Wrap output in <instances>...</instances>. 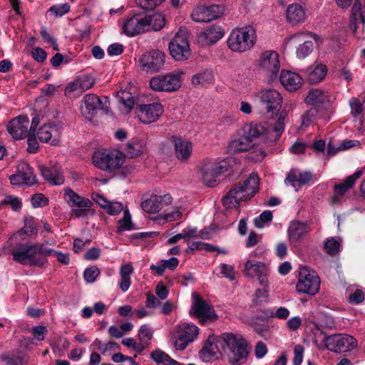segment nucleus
I'll list each match as a JSON object with an SVG mask.
<instances>
[{"label": "nucleus", "instance_id": "obj_1", "mask_svg": "<svg viewBox=\"0 0 365 365\" xmlns=\"http://www.w3.org/2000/svg\"><path fill=\"white\" fill-rule=\"evenodd\" d=\"M53 252L44 243H21L11 251V255L13 259L22 265L43 267L48 264L47 257Z\"/></svg>", "mask_w": 365, "mask_h": 365}, {"label": "nucleus", "instance_id": "obj_2", "mask_svg": "<svg viewBox=\"0 0 365 365\" xmlns=\"http://www.w3.org/2000/svg\"><path fill=\"white\" fill-rule=\"evenodd\" d=\"M259 178L257 175L250 174L242 182H237L224 196L222 202L228 208L238 207L241 201L251 199L259 190Z\"/></svg>", "mask_w": 365, "mask_h": 365}, {"label": "nucleus", "instance_id": "obj_3", "mask_svg": "<svg viewBox=\"0 0 365 365\" xmlns=\"http://www.w3.org/2000/svg\"><path fill=\"white\" fill-rule=\"evenodd\" d=\"M287 113L286 110L280 112L277 123L274 125L267 123H250L244 127V134L252 141L254 138L264 137L267 140L275 142L279 139L284 130V121Z\"/></svg>", "mask_w": 365, "mask_h": 365}, {"label": "nucleus", "instance_id": "obj_4", "mask_svg": "<svg viewBox=\"0 0 365 365\" xmlns=\"http://www.w3.org/2000/svg\"><path fill=\"white\" fill-rule=\"evenodd\" d=\"M222 349L230 364H242L247 359L250 349L247 341L241 336L227 332L222 334Z\"/></svg>", "mask_w": 365, "mask_h": 365}, {"label": "nucleus", "instance_id": "obj_5", "mask_svg": "<svg viewBox=\"0 0 365 365\" xmlns=\"http://www.w3.org/2000/svg\"><path fill=\"white\" fill-rule=\"evenodd\" d=\"M231 158L216 162L210 160H205L200 168L202 180L208 187H215L219 182L218 178L223 175L225 177L230 176L234 173V168Z\"/></svg>", "mask_w": 365, "mask_h": 365}, {"label": "nucleus", "instance_id": "obj_6", "mask_svg": "<svg viewBox=\"0 0 365 365\" xmlns=\"http://www.w3.org/2000/svg\"><path fill=\"white\" fill-rule=\"evenodd\" d=\"M255 30L251 26L233 29L227 40V47L233 52L250 51L256 43Z\"/></svg>", "mask_w": 365, "mask_h": 365}, {"label": "nucleus", "instance_id": "obj_7", "mask_svg": "<svg viewBox=\"0 0 365 365\" xmlns=\"http://www.w3.org/2000/svg\"><path fill=\"white\" fill-rule=\"evenodd\" d=\"M125 161V155L118 150L96 151L93 155V163L99 169L113 172L120 168Z\"/></svg>", "mask_w": 365, "mask_h": 365}, {"label": "nucleus", "instance_id": "obj_8", "mask_svg": "<svg viewBox=\"0 0 365 365\" xmlns=\"http://www.w3.org/2000/svg\"><path fill=\"white\" fill-rule=\"evenodd\" d=\"M199 329L195 324L182 323L175 331L171 333L170 341L176 350L182 351L197 339Z\"/></svg>", "mask_w": 365, "mask_h": 365}, {"label": "nucleus", "instance_id": "obj_9", "mask_svg": "<svg viewBox=\"0 0 365 365\" xmlns=\"http://www.w3.org/2000/svg\"><path fill=\"white\" fill-rule=\"evenodd\" d=\"M320 284L319 277L314 270L307 267L299 268L296 284L298 292L314 296L319 291Z\"/></svg>", "mask_w": 365, "mask_h": 365}, {"label": "nucleus", "instance_id": "obj_10", "mask_svg": "<svg viewBox=\"0 0 365 365\" xmlns=\"http://www.w3.org/2000/svg\"><path fill=\"white\" fill-rule=\"evenodd\" d=\"M259 66L269 83L275 81L281 67L278 53L274 51L262 52L259 58Z\"/></svg>", "mask_w": 365, "mask_h": 365}, {"label": "nucleus", "instance_id": "obj_11", "mask_svg": "<svg viewBox=\"0 0 365 365\" xmlns=\"http://www.w3.org/2000/svg\"><path fill=\"white\" fill-rule=\"evenodd\" d=\"M81 103L84 104L83 106H81V113L88 120H91L96 115L99 110H103L105 113L109 112L110 101L106 96L100 98L94 93H88L83 96Z\"/></svg>", "mask_w": 365, "mask_h": 365}, {"label": "nucleus", "instance_id": "obj_12", "mask_svg": "<svg viewBox=\"0 0 365 365\" xmlns=\"http://www.w3.org/2000/svg\"><path fill=\"white\" fill-rule=\"evenodd\" d=\"M170 55L176 61H185L191 55L187 33L179 31L169 43Z\"/></svg>", "mask_w": 365, "mask_h": 365}, {"label": "nucleus", "instance_id": "obj_13", "mask_svg": "<svg viewBox=\"0 0 365 365\" xmlns=\"http://www.w3.org/2000/svg\"><path fill=\"white\" fill-rule=\"evenodd\" d=\"M181 76L174 72L166 75H157L150 81V87L152 90L158 92H173L181 86Z\"/></svg>", "mask_w": 365, "mask_h": 365}, {"label": "nucleus", "instance_id": "obj_14", "mask_svg": "<svg viewBox=\"0 0 365 365\" xmlns=\"http://www.w3.org/2000/svg\"><path fill=\"white\" fill-rule=\"evenodd\" d=\"M326 348L334 353L348 352L357 346V341L348 334H332L324 340Z\"/></svg>", "mask_w": 365, "mask_h": 365}, {"label": "nucleus", "instance_id": "obj_15", "mask_svg": "<svg viewBox=\"0 0 365 365\" xmlns=\"http://www.w3.org/2000/svg\"><path fill=\"white\" fill-rule=\"evenodd\" d=\"M192 304L190 311L192 317L198 319H217L213 306L201 297L197 292L192 294Z\"/></svg>", "mask_w": 365, "mask_h": 365}, {"label": "nucleus", "instance_id": "obj_16", "mask_svg": "<svg viewBox=\"0 0 365 365\" xmlns=\"http://www.w3.org/2000/svg\"><path fill=\"white\" fill-rule=\"evenodd\" d=\"M262 107L268 113L274 115L282 107V97L275 89H264L257 93Z\"/></svg>", "mask_w": 365, "mask_h": 365}, {"label": "nucleus", "instance_id": "obj_17", "mask_svg": "<svg viewBox=\"0 0 365 365\" xmlns=\"http://www.w3.org/2000/svg\"><path fill=\"white\" fill-rule=\"evenodd\" d=\"M218 344H220L222 347L224 344L222 334L220 336L210 334L205 341L202 348L199 351L200 358L205 362H209L218 359L220 354Z\"/></svg>", "mask_w": 365, "mask_h": 365}, {"label": "nucleus", "instance_id": "obj_18", "mask_svg": "<svg viewBox=\"0 0 365 365\" xmlns=\"http://www.w3.org/2000/svg\"><path fill=\"white\" fill-rule=\"evenodd\" d=\"M165 61V53L160 50H153L140 57V62L143 71L158 72L163 69Z\"/></svg>", "mask_w": 365, "mask_h": 365}, {"label": "nucleus", "instance_id": "obj_19", "mask_svg": "<svg viewBox=\"0 0 365 365\" xmlns=\"http://www.w3.org/2000/svg\"><path fill=\"white\" fill-rule=\"evenodd\" d=\"M29 118L26 115H19L11 119L7 124L6 129L14 140L25 138L30 134Z\"/></svg>", "mask_w": 365, "mask_h": 365}, {"label": "nucleus", "instance_id": "obj_20", "mask_svg": "<svg viewBox=\"0 0 365 365\" xmlns=\"http://www.w3.org/2000/svg\"><path fill=\"white\" fill-rule=\"evenodd\" d=\"M243 272L248 277H257L260 285L267 287L269 271L264 263L247 260L245 264Z\"/></svg>", "mask_w": 365, "mask_h": 365}, {"label": "nucleus", "instance_id": "obj_21", "mask_svg": "<svg viewBox=\"0 0 365 365\" xmlns=\"http://www.w3.org/2000/svg\"><path fill=\"white\" fill-rule=\"evenodd\" d=\"M137 109L140 120L145 124L157 121L163 113V106L160 103L141 104Z\"/></svg>", "mask_w": 365, "mask_h": 365}, {"label": "nucleus", "instance_id": "obj_22", "mask_svg": "<svg viewBox=\"0 0 365 365\" xmlns=\"http://www.w3.org/2000/svg\"><path fill=\"white\" fill-rule=\"evenodd\" d=\"M123 31L128 36H134L148 31V21L145 15L135 14L125 21Z\"/></svg>", "mask_w": 365, "mask_h": 365}, {"label": "nucleus", "instance_id": "obj_23", "mask_svg": "<svg viewBox=\"0 0 365 365\" xmlns=\"http://www.w3.org/2000/svg\"><path fill=\"white\" fill-rule=\"evenodd\" d=\"M41 176L52 185H61L64 183L62 168L57 163L51 162L48 165L38 166Z\"/></svg>", "mask_w": 365, "mask_h": 365}, {"label": "nucleus", "instance_id": "obj_24", "mask_svg": "<svg viewBox=\"0 0 365 365\" xmlns=\"http://www.w3.org/2000/svg\"><path fill=\"white\" fill-rule=\"evenodd\" d=\"M310 232V227L307 222L299 220L290 222L287 228V237L291 245H297L304 236Z\"/></svg>", "mask_w": 365, "mask_h": 365}, {"label": "nucleus", "instance_id": "obj_25", "mask_svg": "<svg viewBox=\"0 0 365 365\" xmlns=\"http://www.w3.org/2000/svg\"><path fill=\"white\" fill-rule=\"evenodd\" d=\"M95 84V79L89 75H81L65 88V95L71 96L73 93H82L90 89Z\"/></svg>", "mask_w": 365, "mask_h": 365}, {"label": "nucleus", "instance_id": "obj_26", "mask_svg": "<svg viewBox=\"0 0 365 365\" xmlns=\"http://www.w3.org/2000/svg\"><path fill=\"white\" fill-rule=\"evenodd\" d=\"M225 34L222 26L216 24L211 25L198 35V41L202 44L210 45L218 41Z\"/></svg>", "mask_w": 365, "mask_h": 365}, {"label": "nucleus", "instance_id": "obj_27", "mask_svg": "<svg viewBox=\"0 0 365 365\" xmlns=\"http://www.w3.org/2000/svg\"><path fill=\"white\" fill-rule=\"evenodd\" d=\"M278 78L282 85L289 91H295L302 86V79L294 72L282 70Z\"/></svg>", "mask_w": 365, "mask_h": 365}, {"label": "nucleus", "instance_id": "obj_28", "mask_svg": "<svg viewBox=\"0 0 365 365\" xmlns=\"http://www.w3.org/2000/svg\"><path fill=\"white\" fill-rule=\"evenodd\" d=\"M37 137L42 143H48L56 145L59 143V132L56 125H43L37 132Z\"/></svg>", "mask_w": 365, "mask_h": 365}, {"label": "nucleus", "instance_id": "obj_29", "mask_svg": "<svg viewBox=\"0 0 365 365\" xmlns=\"http://www.w3.org/2000/svg\"><path fill=\"white\" fill-rule=\"evenodd\" d=\"M365 24V14L362 11V4L360 0H355L351 9L349 28L353 34H356L359 23Z\"/></svg>", "mask_w": 365, "mask_h": 365}, {"label": "nucleus", "instance_id": "obj_30", "mask_svg": "<svg viewBox=\"0 0 365 365\" xmlns=\"http://www.w3.org/2000/svg\"><path fill=\"white\" fill-rule=\"evenodd\" d=\"M365 24V14L362 11V4L360 0H355L351 9L349 28L353 34H356L359 23Z\"/></svg>", "mask_w": 365, "mask_h": 365}, {"label": "nucleus", "instance_id": "obj_31", "mask_svg": "<svg viewBox=\"0 0 365 365\" xmlns=\"http://www.w3.org/2000/svg\"><path fill=\"white\" fill-rule=\"evenodd\" d=\"M362 173L361 170H356L354 174L346 178L341 183L335 185L334 188V196L333 197V200H334V198L343 196L350 188H351L355 184L356 180L361 176Z\"/></svg>", "mask_w": 365, "mask_h": 365}, {"label": "nucleus", "instance_id": "obj_32", "mask_svg": "<svg viewBox=\"0 0 365 365\" xmlns=\"http://www.w3.org/2000/svg\"><path fill=\"white\" fill-rule=\"evenodd\" d=\"M64 194L66 201L71 207H91L93 205V202L88 198L79 195L71 188L65 189Z\"/></svg>", "mask_w": 365, "mask_h": 365}, {"label": "nucleus", "instance_id": "obj_33", "mask_svg": "<svg viewBox=\"0 0 365 365\" xmlns=\"http://www.w3.org/2000/svg\"><path fill=\"white\" fill-rule=\"evenodd\" d=\"M287 20L292 25L302 23L306 19L305 11L299 4L289 5L286 11Z\"/></svg>", "mask_w": 365, "mask_h": 365}, {"label": "nucleus", "instance_id": "obj_34", "mask_svg": "<svg viewBox=\"0 0 365 365\" xmlns=\"http://www.w3.org/2000/svg\"><path fill=\"white\" fill-rule=\"evenodd\" d=\"M175 152L178 160L183 161L188 159L192 153V143L181 138H174Z\"/></svg>", "mask_w": 365, "mask_h": 365}, {"label": "nucleus", "instance_id": "obj_35", "mask_svg": "<svg viewBox=\"0 0 365 365\" xmlns=\"http://www.w3.org/2000/svg\"><path fill=\"white\" fill-rule=\"evenodd\" d=\"M146 150V146L143 140L133 139L125 145V152L130 158H134L141 155Z\"/></svg>", "mask_w": 365, "mask_h": 365}, {"label": "nucleus", "instance_id": "obj_36", "mask_svg": "<svg viewBox=\"0 0 365 365\" xmlns=\"http://www.w3.org/2000/svg\"><path fill=\"white\" fill-rule=\"evenodd\" d=\"M328 100L327 95L319 89L311 90L305 98V102L308 105L319 106L324 104Z\"/></svg>", "mask_w": 365, "mask_h": 365}, {"label": "nucleus", "instance_id": "obj_37", "mask_svg": "<svg viewBox=\"0 0 365 365\" xmlns=\"http://www.w3.org/2000/svg\"><path fill=\"white\" fill-rule=\"evenodd\" d=\"M133 272V267L130 264H123L120 267V282L119 287L122 292H125L128 290L131 282L130 275Z\"/></svg>", "mask_w": 365, "mask_h": 365}, {"label": "nucleus", "instance_id": "obj_38", "mask_svg": "<svg viewBox=\"0 0 365 365\" xmlns=\"http://www.w3.org/2000/svg\"><path fill=\"white\" fill-rule=\"evenodd\" d=\"M307 79L311 84H317L322 81L327 73V66L324 64L316 66L314 68H309Z\"/></svg>", "mask_w": 365, "mask_h": 365}, {"label": "nucleus", "instance_id": "obj_39", "mask_svg": "<svg viewBox=\"0 0 365 365\" xmlns=\"http://www.w3.org/2000/svg\"><path fill=\"white\" fill-rule=\"evenodd\" d=\"M18 173L23 184L31 186L37 182L36 177L33 173L32 168L28 163L21 165V168L18 170Z\"/></svg>", "mask_w": 365, "mask_h": 365}, {"label": "nucleus", "instance_id": "obj_40", "mask_svg": "<svg viewBox=\"0 0 365 365\" xmlns=\"http://www.w3.org/2000/svg\"><path fill=\"white\" fill-rule=\"evenodd\" d=\"M148 21V31L150 28L155 31H160L165 26V17L160 14L155 13L153 15L145 16Z\"/></svg>", "mask_w": 365, "mask_h": 365}, {"label": "nucleus", "instance_id": "obj_41", "mask_svg": "<svg viewBox=\"0 0 365 365\" xmlns=\"http://www.w3.org/2000/svg\"><path fill=\"white\" fill-rule=\"evenodd\" d=\"M214 76L213 73L208 70H205L201 72L195 73L192 77V84L195 86H205L210 84L213 82Z\"/></svg>", "mask_w": 365, "mask_h": 365}, {"label": "nucleus", "instance_id": "obj_42", "mask_svg": "<svg viewBox=\"0 0 365 365\" xmlns=\"http://www.w3.org/2000/svg\"><path fill=\"white\" fill-rule=\"evenodd\" d=\"M252 146V140L245 134L244 136L239 139L232 140L230 145V149L237 153L247 151L250 150Z\"/></svg>", "mask_w": 365, "mask_h": 365}, {"label": "nucleus", "instance_id": "obj_43", "mask_svg": "<svg viewBox=\"0 0 365 365\" xmlns=\"http://www.w3.org/2000/svg\"><path fill=\"white\" fill-rule=\"evenodd\" d=\"M192 21L197 23H206L212 21L206 6L196 7L191 14Z\"/></svg>", "mask_w": 365, "mask_h": 365}, {"label": "nucleus", "instance_id": "obj_44", "mask_svg": "<svg viewBox=\"0 0 365 365\" xmlns=\"http://www.w3.org/2000/svg\"><path fill=\"white\" fill-rule=\"evenodd\" d=\"M158 202V195H153L148 199L142 202L141 207L146 212L156 213L160 210Z\"/></svg>", "mask_w": 365, "mask_h": 365}, {"label": "nucleus", "instance_id": "obj_45", "mask_svg": "<svg viewBox=\"0 0 365 365\" xmlns=\"http://www.w3.org/2000/svg\"><path fill=\"white\" fill-rule=\"evenodd\" d=\"M19 235L24 233L28 236L36 235L38 232L34 217L30 216L24 220V226L18 232Z\"/></svg>", "mask_w": 365, "mask_h": 365}, {"label": "nucleus", "instance_id": "obj_46", "mask_svg": "<svg viewBox=\"0 0 365 365\" xmlns=\"http://www.w3.org/2000/svg\"><path fill=\"white\" fill-rule=\"evenodd\" d=\"M118 101L125 106L128 110H130L134 106V99L131 93L126 91H120L117 93Z\"/></svg>", "mask_w": 365, "mask_h": 365}, {"label": "nucleus", "instance_id": "obj_47", "mask_svg": "<svg viewBox=\"0 0 365 365\" xmlns=\"http://www.w3.org/2000/svg\"><path fill=\"white\" fill-rule=\"evenodd\" d=\"M118 232H122L133 229V223L131 221V215L128 210H125L123 217L118 221Z\"/></svg>", "mask_w": 365, "mask_h": 365}, {"label": "nucleus", "instance_id": "obj_48", "mask_svg": "<svg viewBox=\"0 0 365 365\" xmlns=\"http://www.w3.org/2000/svg\"><path fill=\"white\" fill-rule=\"evenodd\" d=\"M273 215L269 210L262 212L259 217H255L254 220V225L257 228H262L268 222L272 220Z\"/></svg>", "mask_w": 365, "mask_h": 365}, {"label": "nucleus", "instance_id": "obj_49", "mask_svg": "<svg viewBox=\"0 0 365 365\" xmlns=\"http://www.w3.org/2000/svg\"><path fill=\"white\" fill-rule=\"evenodd\" d=\"M313 51V43L311 41H305L297 48V56L303 59L307 57Z\"/></svg>", "mask_w": 365, "mask_h": 365}, {"label": "nucleus", "instance_id": "obj_50", "mask_svg": "<svg viewBox=\"0 0 365 365\" xmlns=\"http://www.w3.org/2000/svg\"><path fill=\"white\" fill-rule=\"evenodd\" d=\"M150 358L158 364L167 365L170 356L160 349H156L150 353Z\"/></svg>", "mask_w": 365, "mask_h": 365}, {"label": "nucleus", "instance_id": "obj_51", "mask_svg": "<svg viewBox=\"0 0 365 365\" xmlns=\"http://www.w3.org/2000/svg\"><path fill=\"white\" fill-rule=\"evenodd\" d=\"M340 243L334 237L327 239L324 242V250L329 255H334L339 251Z\"/></svg>", "mask_w": 365, "mask_h": 365}, {"label": "nucleus", "instance_id": "obj_52", "mask_svg": "<svg viewBox=\"0 0 365 365\" xmlns=\"http://www.w3.org/2000/svg\"><path fill=\"white\" fill-rule=\"evenodd\" d=\"M93 345L95 346L96 349H97L98 351H100L102 354H105L106 352L108 351L115 350V349L118 348L119 346L117 343L113 341H110L106 344H102L101 341L96 339L94 341Z\"/></svg>", "mask_w": 365, "mask_h": 365}, {"label": "nucleus", "instance_id": "obj_53", "mask_svg": "<svg viewBox=\"0 0 365 365\" xmlns=\"http://www.w3.org/2000/svg\"><path fill=\"white\" fill-rule=\"evenodd\" d=\"M219 267L220 269V272L218 274L220 277H226L230 281L235 279V271L232 266L223 263Z\"/></svg>", "mask_w": 365, "mask_h": 365}, {"label": "nucleus", "instance_id": "obj_54", "mask_svg": "<svg viewBox=\"0 0 365 365\" xmlns=\"http://www.w3.org/2000/svg\"><path fill=\"white\" fill-rule=\"evenodd\" d=\"M99 274V269L96 266H93L85 269L83 277L86 282L93 283Z\"/></svg>", "mask_w": 365, "mask_h": 365}, {"label": "nucleus", "instance_id": "obj_55", "mask_svg": "<svg viewBox=\"0 0 365 365\" xmlns=\"http://www.w3.org/2000/svg\"><path fill=\"white\" fill-rule=\"evenodd\" d=\"M164 0H135L136 4L145 10H153L160 5Z\"/></svg>", "mask_w": 365, "mask_h": 365}, {"label": "nucleus", "instance_id": "obj_56", "mask_svg": "<svg viewBox=\"0 0 365 365\" xmlns=\"http://www.w3.org/2000/svg\"><path fill=\"white\" fill-rule=\"evenodd\" d=\"M207 9H208L212 21L221 17L225 14V7L221 5L213 4L207 6Z\"/></svg>", "mask_w": 365, "mask_h": 365}, {"label": "nucleus", "instance_id": "obj_57", "mask_svg": "<svg viewBox=\"0 0 365 365\" xmlns=\"http://www.w3.org/2000/svg\"><path fill=\"white\" fill-rule=\"evenodd\" d=\"M260 322L256 321L252 324V327L260 336H266L268 334L269 326L266 321H260Z\"/></svg>", "mask_w": 365, "mask_h": 365}, {"label": "nucleus", "instance_id": "obj_58", "mask_svg": "<svg viewBox=\"0 0 365 365\" xmlns=\"http://www.w3.org/2000/svg\"><path fill=\"white\" fill-rule=\"evenodd\" d=\"M70 11V5L67 3L53 5L49 9V11L56 16H62Z\"/></svg>", "mask_w": 365, "mask_h": 365}, {"label": "nucleus", "instance_id": "obj_59", "mask_svg": "<svg viewBox=\"0 0 365 365\" xmlns=\"http://www.w3.org/2000/svg\"><path fill=\"white\" fill-rule=\"evenodd\" d=\"M349 106L353 116H357L363 111V104L357 98H352L349 101Z\"/></svg>", "mask_w": 365, "mask_h": 365}, {"label": "nucleus", "instance_id": "obj_60", "mask_svg": "<svg viewBox=\"0 0 365 365\" xmlns=\"http://www.w3.org/2000/svg\"><path fill=\"white\" fill-rule=\"evenodd\" d=\"M0 205H9L15 211L19 210L21 207V202L18 199V197L11 195L6 196L2 201H1Z\"/></svg>", "mask_w": 365, "mask_h": 365}, {"label": "nucleus", "instance_id": "obj_61", "mask_svg": "<svg viewBox=\"0 0 365 365\" xmlns=\"http://www.w3.org/2000/svg\"><path fill=\"white\" fill-rule=\"evenodd\" d=\"M153 331L151 327L147 324L143 325L139 330V339L142 341H148L151 339Z\"/></svg>", "mask_w": 365, "mask_h": 365}, {"label": "nucleus", "instance_id": "obj_62", "mask_svg": "<svg viewBox=\"0 0 365 365\" xmlns=\"http://www.w3.org/2000/svg\"><path fill=\"white\" fill-rule=\"evenodd\" d=\"M123 209V206L118 202H108V205L104 210L110 215H115L120 213Z\"/></svg>", "mask_w": 365, "mask_h": 365}, {"label": "nucleus", "instance_id": "obj_63", "mask_svg": "<svg viewBox=\"0 0 365 365\" xmlns=\"http://www.w3.org/2000/svg\"><path fill=\"white\" fill-rule=\"evenodd\" d=\"M31 332L34 337L38 341H43L48 330L44 326H36L31 328Z\"/></svg>", "mask_w": 365, "mask_h": 365}, {"label": "nucleus", "instance_id": "obj_64", "mask_svg": "<svg viewBox=\"0 0 365 365\" xmlns=\"http://www.w3.org/2000/svg\"><path fill=\"white\" fill-rule=\"evenodd\" d=\"M304 348L301 344H297L294 349V365H300L303 360Z\"/></svg>", "mask_w": 365, "mask_h": 365}]
</instances>
